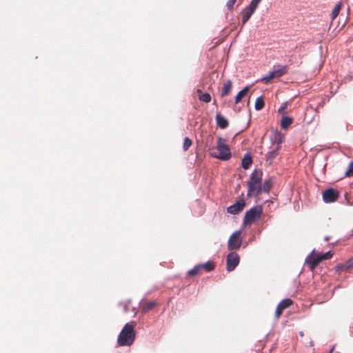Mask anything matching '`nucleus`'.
I'll use <instances>...</instances> for the list:
<instances>
[{"instance_id": "obj_1", "label": "nucleus", "mask_w": 353, "mask_h": 353, "mask_svg": "<svg viewBox=\"0 0 353 353\" xmlns=\"http://www.w3.org/2000/svg\"><path fill=\"white\" fill-rule=\"evenodd\" d=\"M263 172L261 170L255 169L250 174L248 181V197L258 196L261 194Z\"/></svg>"}, {"instance_id": "obj_2", "label": "nucleus", "mask_w": 353, "mask_h": 353, "mask_svg": "<svg viewBox=\"0 0 353 353\" xmlns=\"http://www.w3.org/2000/svg\"><path fill=\"white\" fill-rule=\"evenodd\" d=\"M135 323H126L121 330L117 343L120 346H130L135 340L136 332L134 330Z\"/></svg>"}, {"instance_id": "obj_3", "label": "nucleus", "mask_w": 353, "mask_h": 353, "mask_svg": "<svg viewBox=\"0 0 353 353\" xmlns=\"http://www.w3.org/2000/svg\"><path fill=\"white\" fill-rule=\"evenodd\" d=\"M216 149L218 150V153H210V155L212 157L222 161H228L231 158L232 154L230 148L227 145L226 140L225 139L222 137L217 138Z\"/></svg>"}, {"instance_id": "obj_4", "label": "nucleus", "mask_w": 353, "mask_h": 353, "mask_svg": "<svg viewBox=\"0 0 353 353\" xmlns=\"http://www.w3.org/2000/svg\"><path fill=\"white\" fill-rule=\"evenodd\" d=\"M263 214V208L260 205L254 206L247 211L244 216L243 225H248L252 224L254 221L259 219Z\"/></svg>"}, {"instance_id": "obj_5", "label": "nucleus", "mask_w": 353, "mask_h": 353, "mask_svg": "<svg viewBox=\"0 0 353 353\" xmlns=\"http://www.w3.org/2000/svg\"><path fill=\"white\" fill-rule=\"evenodd\" d=\"M287 73V66H274V70L268 75L261 79V81L268 83L271 80L275 78L282 77Z\"/></svg>"}, {"instance_id": "obj_6", "label": "nucleus", "mask_w": 353, "mask_h": 353, "mask_svg": "<svg viewBox=\"0 0 353 353\" xmlns=\"http://www.w3.org/2000/svg\"><path fill=\"white\" fill-rule=\"evenodd\" d=\"M241 231L234 232L229 238L228 242V248L229 250L239 249L242 243V238L241 236Z\"/></svg>"}, {"instance_id": "obj_7", "label": "nucleus", "mask_w": 353, "mask_h": 353, "mask_svg": "<svg viewBox=\"0 0 353 353\" xmlns=\"http://www.w3.org/2000/svg\"><path fill=\"white\" fill-rule=\"evenodd\" d=\"M239 256L235 252H231L227 256V270L231 272L235 269V268L239 263Z\"/></svg>"}, {"instance_id": "obj_8", "label": "nucleus", "mask_w": 353, "mask_h": 353, "mask_svg": "<svg viewBox=\"0 0 353 353\" xmlns=\"http://www.w3.org/2000/svg\"><path fill=\"white\" fill-rule=\"evenodd\" d=\"M339 196V193L334 188H328L323 192V199L325 203L336 201Z\"/></svg>"}, {"instance_id": "obj_9", "label": "nucleus", "mask_w": 353, "mask_h": 353, "mask_svg": "<svg viewBox=\"0 0 353 353\" xmlns=\"http://www.w3.org/2000/svg\"><path fill=\"white\" fill-rule=\"evenodd\" d=\"M322 259L319 254L315 256L314 251L308 255L305 259V263L308 265L311 271H314Z\"/></svg>"}, {"instance_id": "obj_10", "label": "nucleus", "mask_w": 353, "mask_h": 353, "mask_svg": "<svg viewBox=\"0 0 353 353\" xmlns=\"http://www.w3.org/2000/svg\"><path fill=\"white\" fill-rule=\"evenodd\" d=\"M245 206V202L243 199L238 201L234 204L228 208L227 211L231 214H237L241 212Z\"/></svg>"}, {"instance_id": "obj_11", "label": "nucleus", "mask_w": 353, "mask_h": 353, "mask_svg": "<svg viewBox=\"0 0 353 353\" xmlns=\"http://www.w3.org/2000/svg\"><path fill=\"white\" fill-rule=\"evenodd\" d=\"M256 10L250 7V6H248L246 8H245L241 11V15H242V23L244 25L251 17L252 14Z\"/></svg>"}, {"instance_id": "obj_12", "label": "nucleus", "mask_w": 353, "mask_h": 353, "mask_svg": "<svg viewBox=\"0 0 353 353\" xmlns=\"http://www.w3.org/2000/svg\"><path fill=\"white\" fill-rule=\"evenodd\" d=\"M216 125L221 129H225L228 125V121L221 113H216L215 117Z\"/></svg>"}, {"instance_id": "obj_13", "label": "nucleus", "mask_w": 353, "mask_h": 353, "mask_svg": "<svg viewBox=\"0 0 353 353\" xmlns=\"http://www.w3.org/2000/svg\"><path fill=\"white\" fill-rule=\"evenodd\" d=\"M232 88V81L231 80H228L223 83V88L221 89V97L222 98L228 96Z\"/></svg>"}, {"instance_id": "obj_14", "label": "nucleus", "mask_w": 353, "mask_h": 353, "mask_svg": "<svg viewBox=\"0 0 353 353\" xmlns=\"http://www.w3.org/2000/svg\"><path fill=\"white\" fill-rule=\"evenodd\" d=\"M281 146H274L272 150L266 154V161L271 163L272 160L278 155Z\"/></svg>"}, {"instance_id": "obj_15", "label": "nucleus", "mask_w": 353, "mask_h": 353, "mask_svg": "<svg viewBox=\"0 0 353 353\" xmlns=\"http://www.w3.org/2000/svg\"><path fill=\"white\" fill-rule=\"evenodd\" d=\"M252 163V159L250 154H246L241 161V166L243 169H248Z\"/></svg>"}, {"instance_id": "obj_16", "label": "nucleus", "mask_w": 353, "mask_h": 353, "mask_svg": "<svg viewBox=\"0 0 353 353\" xmlns=\"http://www.w3.org/2000/svg\"><path fill=\"white\" fill-rule=\"evenodd\" d=\"M272 188V182L271 179H268L264 181V183L261 185V193H269Z\"/></svg>"}, {"instance_id": "obj_17", "label": "nucleus", "mask_w": 353, "mask_h": 353, "mask_svg": "<svg viewBox=\"0 0 353 353\" xmlns=\"http://www.w3.org/2000/svg\"><path fill=\"white\" fill-rule=\"evenodd\" d=\"M250 90V86L247 85L242 89L235 97V103H239Z\"/></svg>"}, {"instance_id": "obj_18", "label": "nucleus", "mask_w": 353, "mask_h": 353, "mask_svg": "<svg viewBox=\"0 0 353 353\" xmlns=\"http://www.w3.org/2000/svg\"><path fill=\"white\" fill-rule=\"evenodd\" d=\"M201 270H205V272H211L215 268V264L212 261H208L203 264H199Z\"/></svg>"}, {"instance_id": "obj_19", "label": "nucleus", "mask_w": 353, "mask_h": 353, "mask_svg": "<svg viewBox=\"0 0 353 353\" xmlns=\"http://www.w3.org/2000/svg\"><path fill=\"white\" fill-rule=\"evenodd\" d=\"M293 122V119L289 117H283L281 121V127L283 129H287Z\"/></svg>"}, {"instance_id": "obj_20", "label": "nucleus", "mask_w": 353, "mask_h": 353, "mask_svg": "<svg viewBox=\"0 0 353 353\" xmlns=\"http://www.w3.org/2000/svg\"><path fill=\"white\" fill-rule=\"evenodd\" d=\"M293 303V301L290 299H285L281 301L277 305L276 309H285L290 307Z\"/></svg>"}, {"instance_id": "obj_21", "label": "nucleus", "mask_w": 353, "mask_h": 353, "mask_svg": "<svg viewBox=\"0 0 353 353\" xmlns=\"http://www.w3.org/2000/svg\"><path fill=\"white\" fill-rule=\"evenodd\" d=\"M342 6L343 4L341 2H339L335 5L331 13V19L332 21L335 19L336 17L339 15L340 10H341Z\"/></svg>"}, {"instance_id": "obj_22", "label": "nucleus", "mask_w": 353, "mask_h": 353, "mask_svg": "<svg viewBox=\"0 0 353 353\" xmlns=\"http://www.w3.org/2000/svg\"><path fill=\"white\" fill-rule=\"evenodd\" d=\"M283 139H284V137H283V134L281 132H276L274 134L272 141H273L274 144L276 145L275 146H280L281 143L283 141Z\"/></svg>"}, {"instance_id": "obj_23", "label": "nucleus", "mask_w": 353, "mask_h": 353, "mask_svg": "<svg viewBox=\"0 0 353 353\" xmlns=\"http://www.w3.org/2000/svg\"><path fill=\"white\" fill-rule=\"evenodd\" d=\"M265 106V101L263 97H257L255 101L254 108L255 110L259 111L262 110Z\"/></svg>"}, {"instance_id": "obj_24", "label": "nucleus", "mask_w": 353, "mask_h": 353, "mask_svg": "<svg viewBox=\"0 0 353 353\" xmlns=\"http://www.w3.org/2000/svg\"><path fill=\"white\" fill-rule=\"evenodd\" d=\"M159 306L158 303L156 301H145L142 303V309H152Z\"/></svg>"}, {"instance_id": "obj_25", "label": "nucleus", "mask_w": 353, "mask_h": 353, "mask_svg": "<svg viewBox=\"0 0 353 353\" xmlns=\"http://www.w3.org/2000/svg\"><path fill=\"white\" fill-rule=\"evenodd\" d=\"M201 269L200 268L199 265H196L192 268V270H190L188 272V275L190 276H194L197 274H199L201 273Z\"/></svg>"}, {"instance_id": "obj_26", "label": "nucleus", "mask_w": 353, "mask_h": 353, "mask_svg": "<svg viewBox=\"0 0 353 353\" xmlns=\"http://www.w3.org/2000/svg\"><path fill=\"white\" fill-rule=\"evenodd\" d=\"M339 268L343 271H347L353 268V260H349L345 263L342 264Z\"/></svg>"}, {"instance_id": "obj_27", "label": "nucleus", "mask_w": 353, "mask_h": 353, "mask_svg": "<svg viewBox=\"0 0 353 353\" xmlns=\"http://www.w3.org/2000/svg\"><path fill=\"white\" fill-rule=\"evenodd\" d=\"M192 141L188 137H185L183 141V150L187 151L189 148L192 145Z\"/></svg>"}, {"instance_id": "obj_28", "label": "nucleus", "mask_w": 353, "mask_h": 353, "mask_svg": "<svg viewBox=\"0 0 353 353\" xmlns=\"http://www.w3.org/2000/svg\"><path fill=\"white\" fill-rule=\"evenodd\" d=\"M199 98V100H201L203 102H205V103H209L211 101V96L208 93L201 94Z\"/></svg>"}, {"instance_id": "obj_29", "label": "nucleus", "mask_w": 353, "mask_h": 353, "mask_svg": "<svg viewBox=\"0 0 353 353\" xmlns=\"http://www.w3.org/2000/svg\"><path fill=\"white\" fill-rule=\"evenodd\" d=\"M345 176H353V161L348 165L347 169L345 173Z\"/></svg>"}, {"instance_id": "obj_30", "label": "nucleus", "mask_w": 353, "mask_h": 353, "mask_svg": "<svg viewBox=\"0 0 353 353\" xmlns=\"http://www.w3.org/2000/svg\"><path fill=\"white\" fill-rule=\"evenodd\" d=\"M322 261L323 260H327V259H330V258H332V255H333V253L330 251L323 254H319Z\"/></svg>"}, {"instance_id": "obj_31", "label": "nucleus", "mask_w": 353, "mask_h": 353, "mask_svg": "<svg viewBox=\"0 0 353 353\" xmlns=\"http://www.w3.org/2000/svg\"><path fill=\"white\" fill-rule=\"evenodd\" d=\"M261 1V0H252L249 6L256 10Z\"/></svg>"}, {"instance_id": "obj_32", "label": "nucleus", "mask_w": 353, "mask_h": 353, "mask_svg": "<svg viewBox=\"0 0 353 353\" xmlns=\"http://www.w3.org/2000/svg\"><path fill=\"white\" fill-rule=\"evenodd\" d=\"M236 2V0H228L226 3V6L228 10H232L234 5Z\"/></svg>"}, {"instance_id": "obj_33", "label": "nucleus", "mask_w": 353, "mask_h": 353, "mask_svg": "<svg viewBox=\"0 0 353 353\" xmlns=\"http://www.w3.org/2000/svg\"><path fill=\"white\" fill-rule=\"evenodd\" d=\"M287 109V103H283L281 107L279 109L278 112L280 114H284L285 112V110Z\"/></svg>"}, {"instance_id": "obj_34", "label": "nucleus", "mask_w": 353, "mask_h": 353, "mask_svg": "<svg viewBox=\"0 0 353 353\" xmlns=\"http://www.w3.org/2000/svg\"><path fill=\"white\" fill-rule=\"evenodd\" d=\"M283 310H276L275 316L279 319L282 314Z\"/></svg>"}, {"instance_id": "obj_35", "label": "nucleus", "mask_w": 353, "mask_h": 353, "mask_svg": "<svg viewBox=\"0 0 353 353\" xmlns=\"http://www.w3.org/2000/svg\"><path fill=\"white\" fill-rule=\"evenodd\" d=\"M130 301H128L126 303H125L123 307L126 309L127 307L130 306Z\"/></svg>"}, {"instance_id": "obj_36", "label": "nucleus", "mask_w": 353, "mask_h": 353, "mask_svg": "<svg viewBox=\"0 0 353 353\" xmlns=\"http://www.w3.org/2000/svg\"><path fill=\"white\" fill-rule=\"evenodd\" d=\"M334 350V346L332 348L329 353H332Z\"/></svg>"}, {"instance_id": "obj_37", "label": "nucleus", "mask_w": 353, "mask_h": 353, "mask_svg": "<svg viewBox=\"0 0 353 353\" xmlns=\"http://www.w3.org/2000/svg\"><path fill=\"white\" fill-rule=\"evenodd\" d=\"M325 240L326 241H329V238L326 236V237H325Z\"/></svg>"}, {"instance_id": "obj_38", "label": "nucleus", "mask_w": 353, "mask_h": 353, "mask_svg": "<svg viewBox=\"0 0 353 353\" xmlns=\"http://www.w3.org/2000/svg\"><path fill=\"white\" fill-rule=\"evenodd\" d=\"M300 335H301V336H303V332H300Z\"/></svg>"}, {"instance_id": "obj_39", "label": "nucleus", "mask_w": 353, "mask_h": 353, "mask_svg": "<svg viewBox=\"0 0 353 353\" xmlns=\"http://www.w3.org/2000/svg\"><path fill=\"white\" fill-rule=\"evenodd\" d=\"M199 93H201V91L200 90H198Z\"/></svg>"}]
</instances>
